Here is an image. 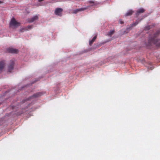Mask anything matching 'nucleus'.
<instances>
[{"label": "nucleus", "instance_id": "nucleus-7", "mask_svg": "<svg viewBox=\"0 0 160 160\" xmlns=\"http://www.w3.org/2000/svg\"><path fill=\"white\" fill-rule=\"evenodd\" d=\"M145 11V10L144 9L141 8H140L137 10V13H136V15L137 16L140 14L144 12Z\"/></svg>", "mask_w": 160, "mask_h": 160}, {"label": "nucleus", "instance_id": "nucleus-11", "mask_svg": "<svg viewBox=\"0 0 160 160\" xmlns=\"http://www.w3.org/2000/svg\"><path fill=\"white\" fill-rule=\"evenodd\" d=\"M132 12H133L132 10H130L126 13V16L130 15L132 14Z\"/></svg>", "mask_w": 160, "mask_h": 160}, {"label": "nucleus", "instance_id": "nucleus-4", "mask_svg": "<svg viewBox=\"0 0 160 160\" xmlns=\"http://www.w3.org/2000/svg\"><path fill=\"white\" fill-rule=\"evenodd\" d=\"M62 11L63 10L62 8H58L55 9L54 13L56 15L61 16H62Z\"/></svg>", "mask_w": 160, "mask_h": 160}, {"label": "nucleus", "instance_id": "nucleus-8", "mask_svg": "<svg viewBox=\"0 0 160 160\" xmlns=\"http://www.w3.org/2000/svg\"><path fill=\"white\" fill-rule=\"evenodd\" d=\"M38 17L37 16H35L32 18L30 20L29 22H32L34 21L37 20L38 19Z\"/></svg>", "mask_w": 160, "mask_h": 160}, {"label": "nucleus", "instance_id": "nucleus-9", "mask_svg": "<svg viewBox=\"0 0 160 160\" xmlns=\"http://www.w3.org/2000/svg\"><path fill=\"white\" fill-rule=\"evenodd\" d=\"M85 9L83 8H81L80 9H77L76 10H74L73 11V13H76L77 12L81 11H83Z\"/></svg>", "mask_w": 160, "mask_h": 160}, {"label": "nucleus", "instance_id": "nucleus-19", "mask_svg": "<svg viewBox=\"0 0 160 160\" xmlns=\"http://www.w3.org/2000/svg\"><path fill=\"white\" fill-rule=\"evenodd\" d=\"M89 2L90 3H93V2L92 1H90Z\"/></svg>", "mask_w": 160, "mask_h": 160}, {"label": "nucleus", "instance_id": "nucleus-18", "mask_svg": "<svg viewBox=\"0 0 160 160\" xmlns=\"http://www.w3.org/2000/svg\"><path fill=\"white\" fill-rule=\"evenodd\" d=\"M44 0H38V1L39 2H41V1H43Z\"/></svg>", "mask_w": 160, "mask_h": 160}, {"label": "nucleus", "instance_id": "nucleus-17", "mask_svg": "<svg viewBox=\"0 0 160 160\" xmlns=\"http://www.w3.org/2000/svg\"><path fill=\"white\" fill-rule=\"evenodd\" d=\"M119 22L121 24H122L123 23V22L122 21H121V20H119Z\"/></svg>", "mask_w": 160, "mask_h": 160}, {"label": "nucleus", "instance_id": "nucleus-2", "mask_svg": "<svg viewBox=\"0 0 160 160\" xmlns=\"http://www.w3.org/2000/svg\"><path fill=\"white\" fill-rule=\"evenodd\" d=\"M20 25V23L17 22L14 18L12 19L10 23V27L13 28H16L19 26Z\"/></svg>", "mask_w": 160, "mask_h": 160}, {"label": "nucleus", "instance_id": "nucleus-16", "mask_svg": "<svg viewBox=\"0 0 160 160\" xmlns=\"http://www.w3.org/2000/svg\"><path fill=\"white\" fill-rule=\"evenodd\" d=\"M28 29H30L31 28H32V26H28Z\"/></svg>", "mask_w": 160, "mask_h": 160}, {"label": "nucleus", "instance_id": "nucleus-5", "mask_svg": "<svg viewBox=\"0 0 160 160\" xmlns=\"http://www.w3.org/2000/svg\"><path fill=\"white\" fill-rule=\"evenodd\" d=\"M8 51L9 52L13 53H17L18 52V49L12 48H9Z\"/></svg>", "mask_w": 160, "mask_h": 160}, {"label": "nucleus", "instance_id": "nucleus-12", "mask_svg": "<svg viewBox=\"0 0 160 160\" xmlns=\"http://www.w3.org/2000/svg\"><path fill=\"white\" fill-rule=\"evenodd\" d=\"M40 96V94L39 93H37V94H35V95H34L32 96V98H34V97H38V96Z\"/></svg>", "mask_w": 160, "mask_h": 160}, {"label": "nucleus", "instance_id": "nucleus-3", "mask_svg": "<svg viewBox=\"0 0 160 160\" xmlns=\"http://www.w3.org/2000/svg\"><path fill=\"white\" fill-rule=\"evenodd\" d=\"M14 64V62L13 60L10 61V63L9 66L8 68V72H11L12 71L13 68V65Z\"/></svg>", "mask_w": 160, "mask_h": 160}, {"label": "nucleus", "instance_id": "nucleus-14", "mask_svg": "<svg viewBox=\"0 0 160 160\" xmlns=\"http://www.w3.org/2000/svg\"><path fill=\"white\" fill-rule=\"evenodd\" d=\"M138 22L137 21H136V22H135L133 24H132V25L133 26H135L136 25H137V24H138Z\"/></svg>", "mask_w": 160, "mask_h": 160}, {"label": "nucleus", "instance_id": "nucleus-6", "mask_svg": "<svg viewBox=\"0 0 160 160\" xmlns=\"http://www.w3.org/2000/svg\"><path fill=\"white\" fill-rule=\"evenodd\" d=\"M5 65V61H1L0 62V71H2L4 68Z\"/></svg>", "mask_w": 160, "mask_h": 160}, {"label": "nucleus", "instance_id": "nucleus-1", "mask_svg": "<svg viewBox=\"0 0 160 160\" xmlns=\"http://www.w3.org/2000/svg\"><path fill=\"white\" fill-rule=\"evenodd\" d=\"M157 33L154 35V37L149 41L148 43L146 44V45L148 46L151 44L152 43L156 44L157 45L160 46V40L156 38Z\"/></svg>", "mask_w": 160, "mask_h": 160}, {"label": "nucleus", "instance_id": "nucleus-10", "mask_svg": "<svg viewBox=\"0 0 160 160\" xmlns=\"http://www.w3.org/2000/svg\"><path fill=\"white\" fill-rule=\"evenodd\" d=\"M114 30H111L108 33L107 35L109 36H111L114 33Z\"/></svg>", "mask_w": 160, "mask_h": 160}, {"label": "nucleus", "instance_id": "nucleus-20", "mask_svg": "<svg viewBox=\"0 0 160 160\" xmlns=\"http://www.w3.org/2000/svg\"><path fill=\"white\" fill-rule=\"evenodd\" d=\"M149 68H150V69H152V67L151 66Z\"/></svg>", "mask_w": 160, "mask_h": 160}, {"label": "nucleus", "instance_id": "nucleus-13", "mask_svg": "<svg viewBox=\"0 0 160 160\" xmlns=\"http://www.w3.org/2000/svg\"><path fill=\"white\" fill-rule=\"evenodd\" d=\"M94 40H93V39H92L91 41L89 42V44L90 45H91L92 43L94 41Z\"/></svg>", "mask_w": 160, "mask_h": 160}, {"label": "nucleus", "instance_id": "nucleus-15", "mask_svg": "<svg viewBox=\"0 0 160 160\" xmlns=\"http://www.w3.org/2000/svg\"><path fill=\"white\" fill-rule=\"evenodd\" d=\"M97 38V36H95L93 38H92V39H93V40H95Z\"/></svg>", "mask_w": 160, "mask_h": 160}]
</instances>
